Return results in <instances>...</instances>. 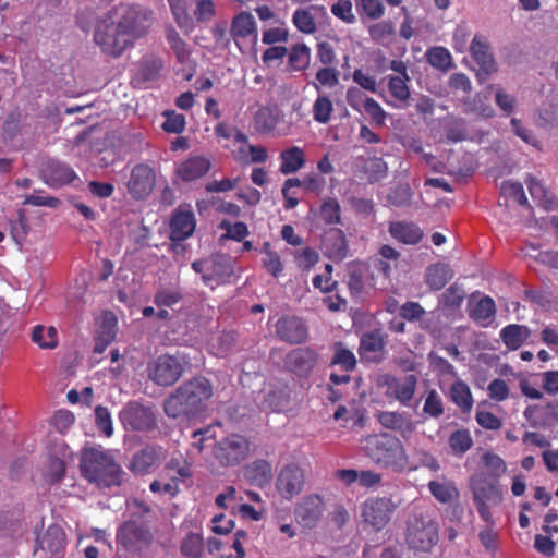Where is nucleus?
Returning <instances> with one entry per match:
<instances>
[{
	"mask_svg": "<svg viewBox=\"0 0 558 558\" xmlns=\"http://www.w3.org/2000/svg\"><path fill=\"white\" fill-rule=\"evenodd\" d=\"M140 19L137 8L119 4L97 20L94 41L101 51L118 58L134 44V32Z\"/></svg>",
	"mask_w": 558,
	"mask_h": 558,
	"instance_id": "f257e3e1",
	"label": "nucleus"
},
{
	"mask_svg": "<svg viewBox=\"0 0 558 558\" xmlns=\"http://www.w3.org/2000/svg\"><path fill=\"white\" fill-rule=\"evenodd\" d=\"M213 397L210 381L202 376L194 377L175 388L163 401V411L170 418L191 421L207 411Z\"/></svg>",
	"mask_w": 558,
	"mask_h": 558,
	"instance_id": "f03ea898",
	"label": "nucleus"
},
{
	"mask_svg": "<svg viewBox=\"0 0 558 558\" xmlns=\"http://www.w3.org/2000/svg\"><path fill=\"white\" fill-rule=\"evenodd\" d=\"M80 469L83 477L98 487L118 486L122 481L120 465L108 451L101 449H85L82 452Z\"/></svg>",
	"mask_w": 558,
	"mask_h": 558,
	"instance_id": "7ed1b4c3",
	"label": "nucleus"
},
{
	"mask_svg": "<svg viewBox=\"0 0 558 558\" xmlns=\"http://www.w3.org/2000/svg\"><path fill=\"white\" fill-rule=\"evenodd\" d=\"M439 525L424 509H414L408 517L405 543L415 554H427L438 543Z\"/></svg>",
	"mask_w": 558,
	"mask_h": 558,
	"instance_id": "20e7f679",
	"label": "nucleus"
},
{
	"mask_svg": "<svg viewBox=\"0 0 558 558\" xmlns=\"http://www.w3.org/2000/svg\"><path fill=\"white\" fill-rule=\"evenodd\" d=\"M364 450L378 464L402 466L405 453L401 441L387 433L371 435L364 440Z\"/></svg>",
	"mask_w": 558,
	"mask_h": 558,
	"instance_id": "39448f33",
	"label": "nucleus"
},
{
	"mask_svg": "<svg viewBox=\"0 0 558 558\" xmlns=\"http://www.w3.org/2000/svg\"><path fill=\"white\" fill-rule=\"evenodd\" d=\"M183 362L184 360L180 355H160L148 364V378L159 386H172L183 374Z\"/></svg>",
	"mask_w": 558,
	"mask_h": 558,
	"instance_id": "423d86ee",
	"label": "nucleus"
},
{
	"mask_svg": "<svg viewBox=\"0 0 558 558\" xmlns=\"http://www.w3.org/2000/svg\"><path fill=\"white\" fill-rule=\"evenodd\" d=\"M248 449L247 440L241 435L233 434L216 442L214 456L225 466L236 465L246 458Z\"/></svg>",
	"mask_w": 558,
	"mask_h": 558,
	"instance_id": "0eeeda50",
	"label": "nucleus"
},
{
	"mask_svg": "<svg viewBox=\"0 0 558 558\" xmlns=\"http://www.w3.org/2000/svg\"><path fill=\"white\" fill-rule=\"evenodd\" d=\"M395 509L390 498H372L364 504L362 515L365 522L379 531L389 522Z\"/></svg>",
	"mask_w": 558,
	"mask_h": 558,
	"instance_id": "6e6552de",
	"label": "nucleus"
},
{
	"mask_svg": "<svg viewBox=\"0 0 558 558\" xmlns=\"http://www.w3.org/2000/svg\"><path fill=\"white\" fill-rule=\"evenodd\" d=\"M416 383L415 375H408L403 379H398L391 375L381 377V385L387 388L386 396L397 399L402 404H407L413 398Z\"/></svg>",
	"mask_w": 558,
	"mask_h": 558,
	"instance_id": "1a4fd4ad",
	"label": "nucleus"
},
{
	"mask_svg": "<svg viewBox=\"0 0 558 558\" xmlns=\"http://www.w3.org/2000/svg\"><path fill=\"white\" fill-rule=\"evenodd\" d=\"M303 486V471L294 464L284 466L278 475L277 489L286 499H291L299 495L302 492Z\"/></svg>",
	"mask_w": 558,
	"mask_h": 558,
	"instance_id": "9d476101",
	"label": "nucleus"
},
{
	"mask_svg": "<svg viewBox=\"0 0 558 558\" xmlns=\"http://www.w3.org/2000/svg\"><path fill=\"white\" fill-rule=\"evenodd\" d=\"M474 501H485L499 505L502 500L498 482L489 481L484 474H475L470 480Z\"/></svg>",
	"mask_w": 558,
	"mask_h": 558,
	"instance_id": "9b49d317",
	"label": "nucleus"
},
{
	"mask_svg": "<svg viewBox=\"0 0 558 558\" xmlns=\"http://www.w3.org/2000/svg\"><path fill=\"white\" fill-rule=\"evenodd\" d=\"M276 333L282 341L296 344L306 339L307 328L299 317L284 316L276 323Z\"/></svg>",
	"mask_w": 558,
	"mask_h": 558,
	"instance_id": "f8f14e48",
	"label": "nucleus"
},
{
	"mask_svg": "<svg viewBox=\"0 0 558 558\" xmlns=\"http://www.w3.org/2000/svg\"><path fill=\"white\" fill-rule=\"evenodd\" d=\"M317 363V353L308 348L292 350L286 357L287 367L299 376H307Z\"/></svg>",
	"mask_w": 558,
	"mask_h": 558,
	"instance_id": "ddd939ff",
	"label": "nucleus"
},
{
	"mask_svg": "<svg viewBox=\"0 0 558 558\" xmlns=\"http://www.w3.org/2000/svg\"><path fill=\"white\" fill-rule=\"evenodd\" d=\"M43 178L52 187L63 186L77 179L75 171L66 163L59 160H49L44 166Z\"/></svg>",
	"mask_w": 558,
	"mask_h": 558,
	"instance_id": "4468645a",
	"label": "nucleus"
},
{
	"mask_svg": "<svg viewBox=\"0 0 558 558\" xmlns=\"http://www.w3.org/2000/svg\"><path fill=\"white\" fill-rule=\"evenodd\" d=\"M323 514V501L319 496L312 495L303 499L295 509V519L304 527H314Z\"/></svg>",
	"mask_w": 558,
	"mask_h": 558,
	"instance_id": "2eb2a0df",
	"label": "nucleus"
},
{
	"mask_svg": "<svg viewBox=\"0 0 558 558\" xmlns=\"http://www.w3.org/2000/svg\"><path fill=\"white\" fill-rule=\"evenodd\" d=\"M117 544L129 553L140 548V515L134 514L123 522L117 531Z\"/></svg>",
	"mask_w": 558,
	"mask_h": 558,
	"instance_id": "dca6fc26",
	"label": "nucleus"
},
{
	"mask_svg": "<svg viewBox=\"0 0 558 558\" xmlns=\"http://www.w3.org/2000/svg\"><path fill=\"white\" fill-rule=\"evenodd\" d=\"M470 52L480 65V71L477 73L480 81H485L492 73L497 71L495 60L489 52L487 44L481 41L477 37L473 38L470 46Z\"/></svg>",
	"mask_w": 558,
	"mask_h": 558,
	"instance_id": "f3484780",
	"label": "nucleus"
},
{
	"mask_svg": "<svg viewBox=\"0 0 558 558\" xmlns=\"http://www.w3.org/2000/svg\"><path fill=\"white\" fill-rule=\"evenodd\" d=\"M207 264L208 272L203 275V281L206 284L223 283L233 272L231 258L227 255H213L207 259Z\"/></svg>",
	"mask_w": 558,
	"mask_h": 558,
	"instance_id": "a211bd4d",
	"label": "nucleus"
},
{
	"mask_svg": "<svg viewBox=\"0 0 558 558\" xmlns=\"http://www.w3.org/2000/svg\"><path fill=\"white\" fill-rule=\"evenodd\" d=\"M195 217L193 211L179 208L171 218V239L173 241H183L191 236L195 230Z\"/></svg>",
	"mask_w": 558,
	"mask_h": 558,
	"instance_id": "6ab92c4d",
	"label": "nucleus"
},
{
	"mask_svg": "<svg viewBox=\"0 0 558 558\" xmlns=\"http://www.w3.org/2000/svg\"><path fill=\"white\" fill-rule=\"evenodd\" d=\"M65 546V533L59 525H50L37 537L36 550L47 551L51 555H59Z\"/></svg>",
	"mask_w": 558,
	"mask_h": 558,
	"instance_id": "aec40b11",
	"label": "nucleus"
},
{
	"mask_svg": "<svg viewBox=\"0 0 558 558\" xmlns=\"http://www.w3.org/2000/svg\"><path fill=\"white\" fill-rule=\"evenodd\" d=\"M454 276L448 264L436 263L429 265L425 271V283L433 291L441 290Z\"/></svg>",
	"mask_w": 558,
	"mask_h": 558,
	"instance_id": "412c9836",
	"label": "nucleus"
},
{
	"mask_svg": "<svg viewBox=\"0 0 558 558\" xmlns=\"http://www.w3.org/2000/svg\"><path fill=\"white\" fill-rule=\"evenodd\" d=\"M209 168L208 159L195 156L182 162L177 169V174L184 181H193L204 175Z\"/></svg>",
	"mask_w": 558,
	"mask_h": 558,
	"instance_id": "4be33fe9",
	"label": "nucleus"
},
{
	"mask_svg": "<svg viewBox=\"0 0 558 558\" xmlns=\"http://www.w3.org/2000/svg\"><path fill=\"white\" fill-rule=\"evenodd\" d=\"M428 489L433 497L441 504H451L459 498V490L456 484L445 477L430 481Z\"/></svg>",
	"mask_w": 558,
	"mask_h": 558,
	"instance_id": "5701e85b",
	"label": "nucleus"
},
{
	"mask_svg": "<svg viewBox=\"0 0 558 558\" xmlns=\"http://www.w3.org/2000/svg\"><path fill=\"white\" fill-rule=\"evenodd\" d=\"M531 335L529 327L524 325L511 324L504 327L500 331V338L509 350H518L527 340Z\"/></svg>",
	"mask_w": 558,
	"mask_h": 558,
	"instance_id": "b1692460",
	"label": "nucleus"
},
{
	"mask_svg": "<svg viewBox=\"0 0 558 558\" xmlns=\"http://www.w3.org/2000/svg\"><path fill=\"white\" fill-rule=\"evenodd\" d=\"M389 232L396 240L410 245L418 243L423 236L416 225L408 222H391Z\"/></svg>",
	"mask_w": 558,
	"mask_h": 558,
	"instance_id": "393cba45",
	"label": "nucleus"
},
{
	"mask_svg": "<svg viewBox=\"0 0 558 558\" xmlns=\"http://www.w3.org/2000/svg\"><path fill=\"white\" fill-rule=\"evenodd\" d=\"M271 466L266 460H256L247 465L244 471V477L256 486H264L271 480Z\"/></svg>",
	"mask_w": 558,
	"mask_h": 558,
	"instance_id": "a878e982",
	"label": "nucleus"
},
{
	"mask_svg": "<svg viewBox=\"0 0 558 558\" xmlns=\"http://www.w3.org/2000/svg\"><path fill=\"white\" fill-rule=\"evenodd\" d=\"M324 244L333 258L343 259L347 256L348 244L340 229H330L324 238Z\"/></svg>",
	"mask_w": 558,
	"mask_h": 558,
	"instance_id": "bb28decb",
	"label": "nucleus"
},
{
	"mask_svg": "<svg viewBox=\"0 0 558 558\" xmlns=\"http://www.w3.org/2000/svg\"><path fill=\"white\" fill-rule=\"evenodd\" d=\"M371 38L378 45L389 47L393 43L396 28L391 21H383L368 27Z\"/></svg>",
	"mask_w": 558,
	"mask_h": 558,
	"instance_id": "cd10ccee",
	"label": "nucleus"
},
{
	"mask_svg": "<svg viewBox=\"0 0 558 558\" xmlns=\"http://www.w3.org/2000/svg\"><path fill=\"white\" fill-rule=\"evenodd\" d=\"M279 122L277 109L263 107L254 116V128L259 133L271 132Z\"/></svg>",
	"mask_w": 558,
	"mask_h": 558,
	"instance_id": "c85d7f7f",
	"label": "nucleus"
},
{
	"mask_svg": "<svg viewBox=\"0 0 558 558\" xmlns=\"http://www.w3.org/2000/svg\"><path fill=\"white\" fill-rule=\"evenodd\" d=\"M32 341L36 343L40 349H54L58 347V332L52 326L46 328L41 325H37L32 331Z\"/></svg>",
	"mask_w": 558,
	"mask_h": 558,
	"instance_id": "c756f323",
	"label": "nucleus"
},
{
	"mask_svg": "<svg viewBox=\"0 0 558 558\" xmlns=\"http://www.w3.org/2000/svg\"><path fill=\"white\" fill-rule=\"evenodd\" d=\"M281 159L280 171L283 174L294 173L305 163L303 150L296 146L282 151Z\"/></svg>",
	"mask_w": 558,
	"mask_h": 558,
	"instance_id": "7c9ffc66",
	"label": "nucleus"
},
{
	"mask_svg": "<svg viewBox=\"0 0 558 558\" xmlns=\"http://www.w3.org/2000/svg\"><path fill=\"white\" fill-rule=\"evenodd\" d=\"M256 31L254 17L248 12L238 14L231 24V35L233 38H245Z\"/></svg>",
	"mask_w": 558,
	"mask_h": 558,
	"instance_id": "2f4dec72",
	"label": "nucleus"
},
{
	"mask_svg": "<svg viewBox=\"0 0 558 558\" xmlns=\"http://www.w3.org/2000/svg\"><path fill=\"white\" fill-rule=\"evenodd\" d=\"M119 417L126 430H140V402L135 400L128 402L120 411Z\"/></svg>",
	"mask_w": 558,
	"mask_h": 558,
	"instance_id": "473e14b6",
	"label": "nucleus"
},
{
	"mask_svg": "<svg viewBox=\"0 0 558 558\" xmlns=\"http://www.w3.org/2000/svg\"><path fill=\"white\" fill-rule=\"evenodd\" d=\"M181 553L186 558H201L204 553V539L198 533H189L181 544Z\"/></svg>",
	"mask_w": 558,
	"mask_h": 558,
	"instance_id": "72a5a7b5",
	"label": "nucleus"
},
{
	"mask_svg": "<svg viewBox=\"0 0 558 558\" xmlns=\"http://www.w3.org/2000/svg\"><path fill=\"white\" fill-rule=\"evenodd\" d=\"M496 314V305L490 296L482 298L471 311L470 317L476 322H492Z\"/></svg>",
	"mask_w": 558,
	"mask_h": 558,
	"instance_id": "f704fd0d",
	"label": "nucleus"
},
{
	"mask_svg": "<svg viewBox=\"0 0 558 558\" xmlns=\"http://www.w3.org/2000/svg\"><path fill=\"white\" fill-rule=\"evenodd\" d=\"M451 399L463 411L469 412L472 409L473 399L470 388L462 381L454 383L451 386Z\"/></svg>",
	"mask_w": 558,
	"mask_h": 558,
	"instance_id": "c9c22d12",
	"label": "nucleus"
},
{
	"mask_svg": "<svg viewBox=\"0 0 558 558\" xmlns=\"http://www.w3.org/2000/svg\"><path fill=\"white\" fill-rule=\"evenodd\" d=\"M290 402V392L286 387L271 389L264 399V404L272 411L283 410Z\"/></svg>",
	"mask_w": 558,
	"mask_h": 558,
	"instance_id": "e433bc0d",
	"label": "nucleus"
},
{
	"mask_svg": "<svg viewBox=\"0 0 558 558\" xmlns=\"http://www.w3.org/2000/svg\"><path fill=\"white\" fill-rule=\"evenodd\" d=\"M472 445L473 439L468 429H457L449 437V446L454 454H464Z\"/></svg>",
	"mask_w": 558,
	"mask_h": 558,
	"instance_id": "4c0bfd02",
	"label": "nucleus"
},
{
	"mask_svg": "<svg viewBox=\"0 0 558 558\" xmlns=\"http://www.w3.org/2000/svg\"><path fill=\"white\" fill-rule=\"evenodd\" d=\"M428 63L441 71H448L452 66L451 54L444 47H434L426 53Z\"/></svg>",
	"mask_w": 558,
	"mask_h": 558,
	"instance_id": "58836bf2",
	"label": "nucleus"
},
{
	"mask_svg": "<svg viewBox=\"0 0 558 558\" xmlns=\"http://www.w3.org/2000/svg\"><path fill=\"white\" fill-rule=\"evenodd\" d=\"M541 413L535 417L533 427H546L558 424V402L553 401L541 405Z\"/></svg>",
	"mask_w": 558,
	"mask_h": 558,
	"instance_id": "ea45409f",
	"label": "nucleus"
},
{
	"mask_svg": "<svg viewBox=\"0 0 558 558\" xmlns=\"http://www.w3.org/2000/svg\"><path fill=\"white\" fill-rule=\"evenodd\" d=\"M412 190L408 183H399L390 190L387 201L397 207L408 206L412 199Z\"/></svg>",
	"mask_w": 558,
	"mask_h": 558,
	"instance_id": "a19ab883",
	"label": "nucleus"
},
{
	"mask_svg": "<svg viewBox=\"0 0 558 558\" xmlns=\"http://www.w3.org/2000/svg\"><path fill=\"white\" fill-rule=\"evenodd\" d=\"M289 63L296 71L306 69L310 63V48L305 44L295 45L289 53Z\"/></svg>",
	"mask_w": 558,
	"mask_h": 558,
	"instance_id": "79ce46f5",
	"label": "nucleus"
},
{
	"mask_svg": "<svg viewBox=\"0 0 558 558\" xmlns=\"http://www.w3.org/2000/svg\"><path fill=\"white\" fill-rule=\"evenodd\" d=\"M385 339L379 331L366 332L361 338V353H376L384 349Z\"/></svg>",
	"mask_w": 558,
	"mask_h": 558,
	"instance_id": "37998d69",
	"label": "nucleus"
},
{
	"mask_svg": "<svg viewBox=\"0 0 558 558\" xmlns=\"http://www.w3.org/2000/svg\"><path fill=\"white\" fill-rule=\"evenodd\" d=\"M331 364L341 365L345 372H350L355 367L356 360L350 350L345 349L341 342H337Z\"/></svg>",
	"mask_w": 558,
	"mask_h": 558,
	"instance_id": "c03bdc74",
	"label": "nucleus"
},
{
	"mask_svg": "<svg viewBox=\"0 0 558 558\" xmlns=\"http://www.w3.org/2000/svg\"><path fill=\"white\" fill-rule=\"evenodd\" d=\"M340 210L341 207L339 202L335 198H328L323 202L319 209V216L328 225L340 223Z\"/></svg>",
	"mask_w": 558,
	"mask_h": 558,
	"instance_id": "a18cd8bd",
	"label": "nucleus"
},
{
	"mask_svg": "<svg viewBox=\"0 0 558 558\" xmlns=\"http://www.w3.org/2000/svg\"><path fill=\"white\" fill-rule=\"evenodd\" d=\"M484 466L487 469L490 477L499 478L504 473H506L507 465L506 462L497 454L492 452H486L482 457Z\"/></svg>",
	"mask_w": 558,
	"mask_h": 558,
	"instance_id": "49530a36",
	"label": "nucleus"
},
{
	"mask_svg": "<svg viewBox=\"0 0 558 558\" xmlns=\"http://www.w3.org/2000/svg\"><path fill=\"white\" fill-rule=\"evenodd\" d=\"M409 80L401 78L400 76H391L389 78L388 87L391 96L402 104H407L410 99V89L407 85Z\"/></svg>",
	"mask_w": 558,
	"mask_h": 558,
	"instance_id": "de8ad7c7",
	"label": "nucleus"
},
{
	"mask_svg": "<svg viewBox=\"0 0 558 558\" xmlns=\"http://www.w3.org/2000/svg\"><path fill=\"white\" fill-rule=\"evenodd\" d=\"M464 290L458 283L451 284L441 294L440 302L445 307L456 308L459 307L464 300Z\"/></svg>",
	"mask_w": 558,
	"mask_h": 558,
	"instance_id": "09e8293b",
	"label": "nucleus"
},
{
	"mask_svg": "<svg viewBox=\"0 0 558 558\" xmlns=\"http://www.w3.org/2000/svg\"><path fill=\"white\" fill-rule=\"evenodd\" d=\"M166 121L162 123V129L168 133L180 134L185 129V117L182 113H177L174 110H166L163 112Z\"/></svg>",
	"mask_w": 558,
	"mask_h": 558,
	"instance_id": "8fccbe9b",
	"label": "nucleus"
},
{
	"mask_svg": "<svg viewBox=\"0 0 558 558\" xmlns=\"http://www.w3.org/2000/svg\"><path fill=\"white\" fill-rule=\"evenodd\" d=\"M95 424L99 430H101L107 437H110L113 433L111 414L108 408L97 405L94 411Z\"/></svg>",
	"mask_w": 558,
	"mask_h": 558,
	"instance_id": "3c124183",
	"label": "nucleus"
},
{
	"mask_svg": "<svg viewBox=\"0 0 558 558\" xmlns=\"http://www.w3.org/2000/svg\"><path fill=\"white\" fill-rule=\"evenodd\" d=\"M314 119L320 123H327L332 112V102L327 96H319L313 107Z\"/></svg>",
	"mask_w": 558,
	"mask_h": 558,
	"instance_id": "603ef678",
	"label": "nucleus"
},
{
	"mask_svg": "<svg viewBox=\"0 0 558 558\" xmlns=\"http://www.w3.org/2000/svg\"><path fill=\"white\" fill-rule=\"evenodd\" d=\"M116 332L113 326L104 325L100 332L95 338L94 353L101 354L107 347L114 340Z\"/></svg>",
	"mask_w": 558,
	"mask_h": 558,
	"instance_id": "864d4df0",
	"label": "nucleus"
},
{
	"mask_svg": "<svg viewBox=\"0 0 558 558\" xmlns=\"http://www.w3.org/2000/svg\"><path fill=\"white\" fill-rule=\"evenodd\" d=\"M162 60L155 56H148L142 64V81L155 80L162 69Z\"/></svg>",
	"mask_w": 558,
	"mask_h": 558,
	"instance_id": "5fc2aeb1",
	"label": "nucleus"
},
{
	"mask_svg": "<svg viewBox=\"0 0 558 558\" xmlns=\"http://www.w3.org/2000/svg\"><path fill=\"white\" fill-rule=\"evenodd\" d=\"M377 417L379 423L389 429L398 430L407 424L405 417L398 412H379Z\"/></svg>",
	"mask_w": 558,
	"mask_h": 558,
	"instance_id": "6e6d98bb",
	"label": "nucleus"
},
{
	"mask_svg": "<svg viewBox=\"0 0 558 558\" xmlns=\"http://www.w3.org/2000/svg\"><path fill=\"white\" fill-rule=\"evenodd\" d=\"M331 12L335 16L348 24H353L356 21V17L352 12V3L350 0H338L332 4Z\"/></svg>",
	"mask_w": 558,
	"mask_h": 558,
	"instance_id": "4d7b16f0",
	"label": "nucleus"
},
{
	"mask_svg": "<svg viewBox=\"0 0 558 558\" xmlns=\"http://www.w3.org/2000/svg\"><path fill=\"white\" fill-rule=\"evenodd\" d=\"M501 192L505 195H508L514 198L521 206H527L529 202L524 194V190L521 183L505 181L501 184Z\"/></svg>",
	"mask_w": 558,
	"mask_h": 558,
	"instance_id": "13d9d810",
	"label": "nucleus"
},
{
	"mask_svg": "<svg viewBox=\"0 0 558 558\" xmlns=\"http://www.w3.org/2000/svg\"><path fill=\"white\" fill-rule=\"evenodd\" d=\"M369 182H377L387 175L388 167L381 158L371 159L366 166Z\"/></svg>",
	"mask_w": 558,
	"mask_h": 558,
	"instance_id": "bf43d9fd",
	"label": "nucleus"
},
{
	"mask_svg": "<svg viewBox=\"0 0 558 558\" xmlns=\"http://www.w3.org/2000/svg\"><path fill=\"white\" fill-rule=\"evenodd\" d=\"M423 411L433 417H438L444 413L441 398L435 390L428 392Z\"/></svg>",
	"mask_w": 558,
	"mask_h": 558,
	"instance_id": "052dcab7",
	"label": "nucleus"
},
{
	"mask_svg": "<svg viewBox=\"0 0 558 558\" xmlns=\"http://www.w3.org/2000/svg\"><path fill=\"white\" fill-rule=\"evenodd\" d=\"M74 421L75 417L71 411L59 410L53 414L51 423L57 430L64 433L74 424Z\"/></svg>",
	"mask_w": 558,
	"mask_h": 558,
	"instance_id": "680f3d73",
	"label": "nucleus"
},
{
	"mask_svg": "<svg viewBox=\"0 0 558 558\" xmlns=\"http://www.w3.org/2000/svg\"><path fill=\"white\" fill-rule=\"evenodd\" d=\"M293 22L298 29L303 33L311 34L316 29L312 15L305 10H296L293 15Z\"/></svg>",
	"mask_w": 558,
	"mask_h": 558,
	"instance_id": "e2e57ef3",
	"label": "nucleus"
},
{
	"mask_svg": "<svg viewBox=\"0 0 558 558\" xmlns=\"http://www.w3.org/2000/svg\"><path fill=\"white\" fill-rule=\"evenodd\" d=\"M364 110L376 124L381 125L384 123L386 119V112L375 99L366 98L364 100Z\"/></svg>",
	"mask_w": 558,
	"mask_h": 558,
	"instance_id": "0e129e2a",
	"label": "nucleus"
},
{
	"mask_svg": "<svg viewBox=\"0 0 558 558\" xmlns=\"http://www.w3.org/2000/svg\"><path fill=\"white\" fill-rule=\"evenodd\" d=\"M221 228L227 230V234L222 238L233 239L236 241H241L248 233L247 227L244 222H235L234 225H231L223 221L221 223Z\"/></svg>",
	"mask_w": 558,
	"mask_h": 558,
	"instance_id": "69168bd1",
	"label": "nucleus"
},
{
	"mask_svg": "<svg viewBox=\"0 0 558 558\" xmlns=\"http://www.w3.org/2000/svg\"><path fill=\"white\" fill-rule=\"evenodd\" d=\"M488 391H489L490 398L495 399L497 401H502V400L507 399V397L509 395V389H508L506 381L504 379H499V378L494 379L488 385Z\"/></svg>",
	"mask_w": 558,
	"mask_h": 558,
	"instance_id": "338daca9",
	"label": "nucleus"
},
{
	"mask_svg": "<svg viewBox=\"0 0 558 558\" xmlns=\"http://www.w3.org/2000/svg\"><path fill=\"white\" fill-rule=\"evenodd\" d=\"M476 421L482 427L486 429L496 430L501 427V421L495 414L487 411L477 412Z\"/></svg>",
	"mask_w": 558,
	"mask_h": 558,
	"instance_id": "774afa93",
	"label": "nucleus"
}]
</instances>
